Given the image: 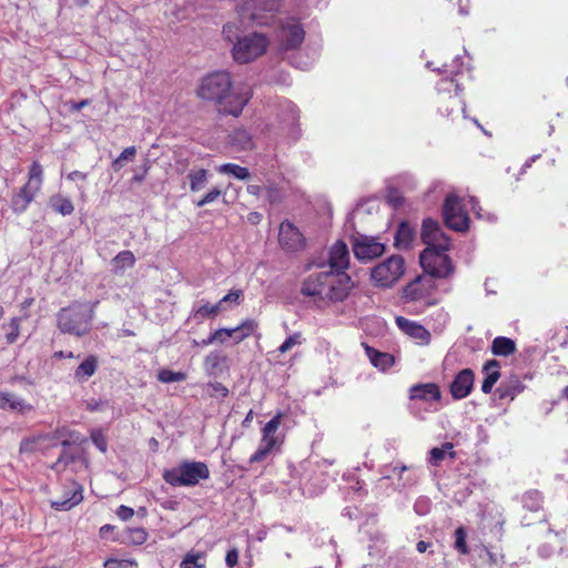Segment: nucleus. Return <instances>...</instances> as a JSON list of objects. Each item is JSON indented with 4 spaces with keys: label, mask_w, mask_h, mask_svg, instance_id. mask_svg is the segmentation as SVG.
Listing matches in <instances>:
<instances>
[{
    "label": "nucleus",
    "mask_w": 568,
    "mask_h": 568,
    "mask_svg": "<svg viewBox=\"0 0 568 568\" xmlns=\"http://www.w3.org/2000/svg\"><path fill=\"white\" fill-rule=\"evenodd\" d=\"M469 81L470 72L458 70L452 73V77H443L436 82V105L443 116L454 119L455 115L465 112L466 104L462 94Z\"/></svg>",
    "instance_id": "3"
},
{
    "label": "nucleus",
    "mask_w": 568,
    "mask_h": 568,
    "mask_svg": "<svg viewBox=\"0 0 568 568\" xmlns=\"http://www.w3.org/2000/svg\"><path fill=\"white\" fill-rule=\"evenodd\" d=\"M44 172L39 161H33L28 169L27 182L11 196L10 206L16 214L27 211L31 202L41 192Z\"/></svg>",
    "instance_id": "5"
},
{
    "label": "nucleus",
    "mask_w": 568,
    "mask_h": 568,
    "mask_svg": "<svg viewBox=\"0 0 568 568\" xmlns=\"http://www.w3.org/2000/svg\"><path fill=\"white\" fill-rule=\"evenodd\" d=\"M405 273V260L400 255H392L371 270V280L376 287L394 286Z\"/></svg>",
    "instance_id": "8"
},
{
    "label": "nucleus",
    "mask_w": 568,
    "mask_h": 568,
    "mask_svg": "<svg viewBox=\"0 0 568 568\" xmlns=\"http://www.w3.org/2000/svg\"><path fill=\"white\" fill-rule=\"evenodd\" d=\"M277 241L280 247L287 253L301 252L306 246V237L290 220L281 222Z\"/></svg>",
    "instance_id": "12"
},
{
    "label": "nucleus",
    "mask_w": 568,
    "mask_h": 568,
    "mask_svg": "<svg viewBox=\"0 0 568 568\" xmlns=\"http://www.w3.org/2000/svg\"><path fill=\"white\" fill-rule=\"evenodd\" d=\"M396 324L405 334L419 341L422 344L427 345L430 342V333L423 325L403 316L396 317Z\"/></svg>",
    "instance_id": "22"
},
{
    "label": "nucleus",
    "mask_w": 568,
    "mask_h": 568,
    "mask_svg": "<svg viewBox=\"0 0 568 568\" xmlns=\"http://www.w3.org/2000/svg\"><path fill=\"white\" fill-rule=\"evenodd\" d=\"M365 352L372 365L382 371L390 368L395 363L393 355L379 352L368 345H365Z\"/></svg>",
    "instance_id": "28"
},
{
    "label": "nucleus",
    "mask_w": 568,
    "mask_h": 568,
    "mask_svg": "<svg viewBox=\"0 0 568 568\" xmlns=\"http://www.w3.org/2000/svg\"><path fill=\"white\" fill-rule=\"evenodd\" d=\"M409 398L425 402H437L442 398V393L438 385L435 383L417 384L410 387Z\"/></svg>",
    "instance_id": "23"
},
{
    "label": "nucleus",
    "mask_w": 568,
    "mask_h": 568,
    "mask_svg": "<svg viewBox=\"0 0 568 568\" xmlns=\"http://www.w3.org/2000/svg\"><path fill=\"white\" fill-rule=\"evenodd\" d=\"M148 531L144 528H130L128 530V539L131 544L140 546L148 539Z\"/></svg>",
    "instance_id": "47"
},
{
    "label": "nucleus",
    "mask_w": 568,
    "mask_h": 568,
    "mask_svg": "<svg viewBox=\"0 0 568 568\" xmlns=\"http://www.w3.org/2000/svg\"><path fill=\"white\" fill-rule=\"evenodd\" d=\"M47 447H57L61 445L63 448H68L71 445H81L87 442L79 432L72 430L67 426L58 427L53 433L49 434Z\"/></svg>",
    "instance_id": "19"
},
{
    "label": "nucleus",
    "mask_w": 568,
    "mask_h": 568,
    "mask_svg": "<svg viewBox=\"0 0 568 568\" xmlns=\"http://www.w3.org/2000/svg\"><path fill=\"white\" fill-rule=\"evenodd\" d=\"M328 266V271L335 274H346L345 270L349 266V251L345 242L337 241L332 245L329 248Z\"/></svg>",
    "instance_id": "18"
},
{
    "label": "nucleus",
    "mask_w": 568,
    "mask_h": 568,
    "mask_svg": "<svg viewBox=\"0 0 568 568\" xmlns=\"http://www.w3.org/2000/svg\"><path fill=\"white\" fill-rule=\"evenodd\" d=\"M135 155H136V148L128 146L121 152L119 158H120V160L125 162V161H132L135 158Z\"/></svg>",
    "instance_id": "58"
},
{
    "label": "nucleus",
    "mask_w": 568,
    "mask_h": 568,
    "mask_svg": "<svg viewBox=\"0 0 568 568\" xmlns=\"http://www.w3.org/2000/svg\"><path fill=\"white\" fill-rule=\"evenodd\" d=\"M230 142L239 150H251L254 146L252 135L245 129H236L230 135Z\"/></svg>",
    "instance_id": "34"
},
{
    "label": "nucleus",
    "mask_w": 568,
    "mask_h": 568,
    "mask_svg": "<svg viewBox=\"0 0 568 568\" xmlns=\"http://www.w3.org/2000/svg\"><path fill=\"white\" fill-rule=\"evenodd\" d=\"M435 291L432 278L417 276L403 288V297L409 302L427 301Z\"/></svg>",
    "instance_id": "16"
},
{
    "label": "nucleus",
    "mask_w": 568,
    "mask_h": 568,
    "mask_svg": "<svg viewBox=\"0 0 568 568\" xmlns=\"http://www.w3.org/2000/svg\"><path fill=\"white\" fill-rule=\"evenodd\" d=\"M415 237V230L407 222H402L396 231L394 244L397 248H408Z\"/></svg>",
    "instance_id": "30"
},
{
    "label": "nucleus",
    "mask_w": 568,
    "mask_h": 568,
    "mask_svg": "<svg viewBox=\"0 0 568 568\" xmlns=\"http://www.w3.org/2000/svg\"><path fill=\"white\" fill-rule=\"evenodd\" d=\"M98 357L95 355L87 356L74 371V378L78 382H85L93 376L98 369Z\"/></svg>",
    "instance_id": "29"
},
{
    "label": "nucleus",
    "mask_w": 568,
    "mask_h": 568,
    "mask_svg": "<svg viewBox=\"0 0 568 568\" xmlns=\"http://www.w3.org/2000/svg\"><path fill=\"white\" fill-rule=\"evenodd\" d=\"M234 337V331L232 328H219L209 335L207 338L201 342V345L209 346L213 343H224L227 338ZM193 345L197 346L200 343L193 339Z\"/></svg>",
    "instance_id": "38"
},
{
    "label": "nucleus",
    "mask_w": 568,
    "mask_h": 568,
    "mask_svg": "<svg viewBox=\"0 0 568 568\" xmlns=\"http://www.w3.org/2000/svg\"><path fill=\"white\" fill-rule=\"evenodd\" d=\"M197 95L219 105V112L237 118L252 98L251 89H233L231 74L216 71L201 81Z\"/></svg>",
    "instance_id": "1"
},
{
    "label": "nucleus",
    "mask_w": 568,
    "mask_h": 568,
    "mask_svg": "<svg viewBox=\"0 0 568 568\" xmlns=\"http://www.w3.org/2000/svg\"><path fill=\"white\" fill-rule=\"evenodd\" d=\"M75 459L77 456L72 452H69L67 448H63L62 453L60 454L55 463L51 465V469L55 471H62L67 468L68 465L74 463Z\"/></svg>",
    "instance_id": "43"
},
{
    "label": "nucleus",
    "mask_w": 568,
    "mask_h": 568,
    "mask_svg": "<svg viewBox=\"0 0 568 568\" xmlns=\"http://www.w3.org/2000/svg\"><path fill=\"white\" fill-rule=\"evenodd\" d=\"M475 373L470 368H464L456 374L449 385L450 395L454 399L466 398L473 390Z\"/></svg>",
    "instance_id": "17"
},
{
    "label": "nucleus",
    "mask_w": 568,
    "mask_h": 568,
    "mask_svg": "<svg viewBox=\"0 0 568 568\" xmlns=\"http://www.w3.org/2000/svg\"><path fill=\"white\" fill-rule=\"evenodd\" d=\"M83 500V487L82 485L72 481L70 487L64 488L63 495L60 499L52 500L51 507L54 510L63 511L70 510L74 506L79 505Z\"/></svg>",
    "instance_id": "20"
},
{
    "label": "nucleus",
    "mask_w": 568,
    "mask_h": 568,
    "mask_svg": "<svg viewBox=\"0 0 568 568\" xmlns=\"http://www.w3.org/2000/svg\"><path fill=\"white\" fill-rule=\"evenodd\" d=\"M240 32H241V29H240L239 24H236V23L229 22L223 26V30H222L223 37L230 43L234 44L239 39L242 38V36H240Z\"/></svg>",
    "instance_id": "45"
},
{
    "label": "nucleus",
    "mask_w": 568,
    "mask_h": 568,
    "mask_svg": "<svg viewBox=\"0 0 568 568\" xmlns=\"http://www.w3.org/2000/svg\"><path fill=\"white\" fill-rule=\"evenodd\" d=\"M352 245L355 257L362 262L379 257L385 252V245L383 243L365 235L354 237Z\"/></svg>",
    "instance_id": "15"
},
{
    "label": "nucleus",
    "mask_w": 568,
    "mask_h": 568,
    "mask_svg": "<svg viewBox=\"0 0 568 568\" xmlns=\"http://www.w3.org/2000/svg\"><path fill=\"white\" fill-rule=\"evenodd\" d=\"M500 364L497 359H489L483 366V373L485 378L481 383V392L484 394H490L493 387L500 378Z\"/></svg>",
    "instance_id": "24"
},
{
    "label": "nucleus",
    "mask_w": 568,
    "mask_h": 568,
    "mask_svg": "<svg viewBox=\"0 0 568 568\" xmlns=\"http://www.w3.org/2000/svg\"><path fill=\"white\" fill-rule=\"evenodd\" d=\"M247 220L252 224H258L261 222V220H262V214L258 213V212H251L247 215Z\"/></svg>",
    "instance_id": "61"
},
{
    "label": "nucleus",
    "mask_w": 568,
    "mask_h": 568,
    "mask_svg": "<svg viewBox=\"0 0 568 568\" xmlns=\"http://www.w3.org/2000/svg\"><path fill=\"white\" fill-rule=\"evenodd\" d=\"M448 250H436L426 247L419 255V262L430 277L446 278L454 272L450 257L446 254Z\"/></svg>",
    "instance_id": "9"
},
{
    "label": "nucleus",
    "mask_w": 568,
    "mask_h": 568,
    "mask_svg": "<svg viewBox=\"0 0 568 568\" xmlns=\"http://www.w3.org/2000/svg\"><path fill=\"white\" fill-rule=\"evenodd\" d=\"M186 378L183 372H173L170 369H162L158 374V379L162 383L182 382Z\"/></svg>",
    "instance_id": "46"
},
{
    "label": "nucleus",
    "mask_w": 568,
    "mask_h": 568,
    "mask_svg": "<svg viewBox=\"0 0 568 568\" xmlns=\"http://www.w3.org/2000/svg\"><path fill=\"white\" fill-rule=\"evenodd\" d=\"M429 545H430L429 542H426V541H424V540H420V541H418V542H417V545H416V549H417V551H418V552H420V554H422V552H425V551L427 550V548L429 547Z\"/></svg>",
    "instance_id": "64"
},
{
    "label": "nucleus",
    "mask_w": 568,
    "mask_h": 568,
    "mask_svg": "<svg viewBox=\"0 0 568 568\" xmlns=\"http://www.w3.org/2000/svg\"><path fill=\"white\" fill-rule=\"evenodd\" d=\"M270 44L268 38L260 32L242 36L232 48L233 59L241 64L250 63L262 57Z\"/></svg>",
    "instance_id": "7"
},
{
    "label": "nucleus",
    "mask_w": 568,
    "mask_h": 568,
    "mask_svg": "<svg viewBox=\"0 0 568 568\" xmlns=\"http://www.w3.org/2000/svg\"><path fill=\"white\" fill-rule=\"evenodd\" d=\"M99 301H73L57 313V328L62 334L83 337L90 334Z\"/></svg>",
    "instance_id": "4"
},
{
    "label": "nucleus",
    "mask_w": 568,
    "mask_h": 568,
    "mask_svg": "<svg viewBox=\"0 0 568 568\" xmlns=\"http://www.w3.org/2000/svg\"><path fill=\"white\" fill-rule=\"evenodd\" d=\"M225 562L229 568H234L239 562V551L236 548H232L226 552Z\"/></svg>",
    "instance_id": "56"
},
{
    "label": "nucleus",
    "mask_w": 568,
    "mask_h": 568,
    "mask_svg": "<svg viewBox=\"0 0 568 568\" xmlns=\"http://www.w3.org/2000/svg\"><path fill=\"white\" fill-rule=\"evenodd\" d=\"M209 387L212 389L211 396L220 395L224 398L229 395L227 387L220 382L209 383Z\"/></svg>",
    "instance_id": "54"
},
{
    "label": "nucleus",
    "mask_w": 568,
    "mask_h": 568,
    "mask_svg": "<svg viewBox=\"0 0 568 568\" xmlns=\"http://www.w3.org/2000/svg\"><path fill=\"white\" fill-rule=\"evenodd\" d=\"M20 324H21V318L13 317L10 320V322L7 325H3V328L6 329L7 344H13L18 341V337L20 335Z\"/></svg>",
    "instance_id": "42"
},
{
    "label": "nucleus",
    "mask_w": 568,
    "mask_h": 568,
    "mask_svg": "<svg viewBox=\"0 0 568 568\" xmlns=\"http://www.w3.org/2000/svg\"><path fill=\"white\" fill-rule=\"evenodd\" d=\"M282 413H277L271 420H268L261 430V445L251 455L248 463H261L274 450L278 449L282 445V440L275 435L282 423Z\"/></svg>",
    "instance_id": "10"
},
{
    "label": "nucleus",
    "mask_w": 568,
    "mask_h": 568,
    "mask_svg": "<svg viewBox=\"0 0 568 568\" xmlns=\"http://www.w3.org/2000/svg\"><path fill=\"white\" fill-rule=\"evenodd\" d=\"M280 42L284 50L298 49L305 39V30L296 18H287L280 24Z\"/></svg>",
    "instance_id": "13"
},
{
    "label": "nucleus",
    "mask_w": 568,
    "mask_h": 568,
    "mask_svg": "<svg viewBox=\"0 0 568 568\" xmlns=\"http://www.w3.org/2000/svg\"><path fill=\"white\" fill-rule=\"evenodd\" d=\"M116 516L122 519V520H129L133 517L134 515V510L133 508L129 507V506H125V505H121L118 507L116 509Z\"/></svg>",
    "instance_id": "55"
},
{
    "label": "nucleus",
    "mask_w": 568,
    "mask_h": 568,
    "mask_svg": "<svg viewBox=\"0 0 568 568\" xmlns=\"http://www.w3.org/2000/svg\"><path fill=\"white\" fill-rule=\"evenodd\" d=\"M135 262V256L131 251H121L111 261L112 272L115 275H123L128 268L134 267Z\"/></svg>",
    "instance_id": "26"
},
{
    "label": "nucleus",
    "mask_w": 568,
    "mask_h": 568,
    "mask_svg": "<svg viewBox=\"0 0 568 568\" xmlns=\"http://www.w3.org/2000/svg\"><path fill=\"white\" fill-rule=\"evenodd\" d=\"M544 496L537 490H528L523 496V505L529 511H539L542 509Z\"/></svg>",
    "instance_id": "35"
},
{
    "label": "nucleus",
    "mask_w": 568,
    "mask_h": 568,
    "mask_svg": "<svg viewBox=\"0 0 568 568\" xmlns=\"http://www.w3.org/2000/svg\"><path fill=\"white\" fill-rule=\"evenodd\" d=\"M516 352L515 342L505 336L495 337L491 343V353L495 356H509Z\"/></svg>",
    "instance_id": "33"
},
{
    "label": "nucleus",
    "mask_w": 568,
    "mask_h": 568,
    "mask_svg": "<svg viewBox=\"0 0 568 568\" xmlns=\"http://www.w3.org/2000/svg\"><path fill=\"white\" fill-rule=\"evenodd\" d=\"M257 327V323L254 320H245L236 327H233L235 343H241L248 336H251Z\"/></svg>",
    "instance_id": "39"
},
{
    "label": "nucleus",
    "mask_w": 568,
    "mask_h": 568,
    "mask_svg": "<svg viewBox=\"0 0 568 568\" xmlns=\"http://www.w3.org/2000/svg\"><path fill=\"white\" fill-rule=\"evenodd\" d=\"M222 195L219 187L211 189L200 201L196 202L197 207L215 202Z\"/></svg>",
    "instance_id": "52"
},
{
    "label": "nucleus",
    "mask_w": 568,
    "mask_h": 568,
    "mask_svg": "<svg viewBox=\"0 0 568 568\" xmlns=\"http://www.w3.org/2000/svg\"><path fill=\"white\" fill-rule=\"evenodd\" d=\"M75 357L77 356L73 354V352L57 351L53 353V358H55V359L75 358Z\"/></svg>",
    "instance_id": "60"
},
{
    "label": "nucleus",
    "mask_w": 568,
    "mask_h": 568,
    "mask_svg": "<svg viewBox=\"0 0 568 568\" xmlns=\"http://www.w3.org/2000/svg\"><path fill=\"white\" fill-rule=\"evenodd\" d=\"M303 342L302 333L297 332L288 336L283 344L277 348L281 354H285L291 351L294 346L301 345Z\"/></svg>",
    "instance_id": "50"
},
{
    "label": "nucleus",
    "mask_w": 568,
    "mask_h": 568,
    "mask_svg": "<svg viewBox=\"0 0 568 568\" xmlns=\"http://www.w3.org/2000/svg\"><path fill=\"white\" fill-rule=\"evenodd\" d=\"M114 528H115L114 526L109 525V524H106V525L102 526V527L100 528V531H99L100 537H101V538L106 537V534H109V532L113 531V530H114Z\"/></svg>",
    "instance_id": "63"
},
{
    "label": "nucleus",
    "mask_w": 568,
    "mask_h": 568,
    "mask_svg": "<svg viewBox=\"0 0 568 568\" xmlns=\"http://www.w3.org/2000/svg\"><path fill=\"white\" fill-rule=\"evenodd\" d=\"M263 191V187L260 185L251 184L247 186V192L252 195L258 196Z\"/></svg>",
    "instance_id": "62"
},
{
    "label": "nucleus",
    "mask_w": 568,
    "mask_h": 568,
    "mask_svg": "<svg viewBox=\"0 0 568 568\" xmlns=\"http://www.w3.org/2000/svg\"><path fill=\"white\" fill-rule=\"evenodd\" d=\"M455 548L462 555H468L470 552L469 547L467 546L466 538L467 532L466 529L460 526L455 530Z\"/></svg>",
    "instance_id": "44"
},
{
    "label": "nucleus",
    "mask_w": 568,
    "mask_h": 568,
    "mask_svg": "<svg viewBox=\"0 0 568 568\" xmlns=\"http://www.w3.org/2000/svg\"><path fill=\"white\" fill-rule=\"evenodd\" d=\"M352 288L351 276L325 270L310 274L302 283L301 293L320 301L342 302Z\"/></svg>",
    "instance_id": "2"
},
{
    "label": "nucleus",
    "mask_w": 568,
    "mask_h": 568,
    "mask_svg": "<svg viewBox=\"0 0 568 568\" xmlns=\"http://www.w3.org/2000/svg\"><path fill=\"white\" fill-rule=\"evenodd\" d=\"M104 568H138V562L133 559H116L108 558L104 564Z\"/></svg>",
    "instance_id": "48"
},
{
    "label": "nucleus",
    "mask_w": 568,
    "mask_h": 568,
    "mask_svg": "<svg viewBox=\"0 0 568 568\" xmlns=\"http://www.w3.org/2000/svg\"><path fill=\"white\" fill-rule=\"evenodd\" d=\"M217 171L220 173L231 174L237 180H247L250 178L248 169L235 163L222 164L217 168Z\"/></svg>",
    "instance_id": "41"
},
{
    "label": "nucleus",
    "mask_w": 568,
    "mask_h": 568,
    "mask_svg": "<svg viewBox=\"0 0 568 568\" xmlns=\"http://www.w3.org/2000/svg\"><path fill=\"white\" fill-rule=\"evenodd\" d=\"M49 434H38L30 437H26L20 442L19 452L20 454H31L37 450L48 448Z\"/></svg>",
    "instance_id": "27"
},
{
    "label": "nucleus",
    "mask_w": 568,
    "mask_h": 568,
    "mask_svg": "<svg viewBox=\"0 0 568 568\" xmlns=\"http://www.w3.org/2000/svg\"><path fill=\"white\" fill-rule=\"evenodd\" d=\"M210 477V469L203 462H182L178 467L165 469L163 479L173 487L195 486Z\"/></svg>",
    "instance_id": "6"
},
{
    "label": "nucleus",
    "mask_w": 568,
    "mask_h": 568,
    "mask_svg": "<svg viewBox=\"0 0 568 568\" xmlns=\"http://www.w3.org/2000/svg\"><path fill=\"white\" fill-rule=\"evenodd\" d=\"M422 241L426 247L436 250H449L450 239L442 230L440 224L433 219H425L422 225Z\"/></svg>",
    "instance_id": "14"
},
{
    "label": "nucleus",
    "mask_w": 568,
    "mask_h": 568,
    "mask_svg": "<svg viewBox=\"0 0 568 568\" xmlns=\"http://www.w3.org/2000/svg\"><path fill=\"white\" fill-rule=\"evenodd\" d=\"M91 439L93 444L101 450L105 452L108 447L106 438L101 430H93L91 433Z\"/></svg>",
    "instance_id": "53"
},
{
    "label": "nucleus",
    "mask_w": 568,
    "mask_h": 568,
    "mask_svg": "<svg viewBox=\"0 0 568 568\" xmlns=\"http://www.w3.org/2000/svg\"><path fill=\"white\" fill-rule=\"evenodd\" d=\"M443 216L447 227L465 232L469 227V217L457 195H447L443 204Z\"/></svg>",
    "instance_id": "11"
},
{
    "label": "nucleus",
    "mask_w": 568,
    "mask_h": 568,
    "mask_svg": "<svg viewBox=\"0 0 568 568\" xmlns=\"http://www.w3.org/2000/svg\"><path fill=\"white\" fill-rule=\"evenodd\" d=\"M221 311V303H216L213 305L205 303L197 307L196 310H194L193 316L197 321H203L206 318H214Z\"/></svg>",
    "instance_id": "40"
},
{
    "label": "nucleus",
    "mask_w": 568,
    "mask_h": 568,
    "mask_svg": "<svg viewBox=\"0 0 568 568\" xmlns=\"http://www.w3.org/2000/svg\"><path fill=\"white\" fill-rule=\"evenodd\" d=\"M227 362L226 355L219 352H211L204 358V367L210 374H216L222 369V366Z\"/></svg>",
    "instance_id": "36"
},
{
    "label": "nucleus",
    "mask_w": 568,
    "mask_h": 568,
    "mask_svg": "<svg viewBox=\"0 0 568 568\" xmlns=\"http://www.w3.org/2000/svg\"><path fill=\"white\" fill-rule=\"evenodd\" d=\"M243 301L242 290H231L225 296H223L217 303H221L222 311L225 310V304L233 303L240 305Z\"/></svg>",
    "instance_id": "49"
},
{
    "label": "nucleus",
    "mask_w": 568,
    "mask_h": 568,
    "mask_svg": "<svg viewBox=\"0 0 568 568\" xmlns=\"http://www.w3.org/2000/svg\"><path fill=\"white\" fill-rule=\"evenodd\" d=\"M0 409L23 414L33 410V406L10 392H0Z\"/></svg>",
    "instance_id": "25"
},
{
    "label": "nucleus",
    "mask_w": 568,
    "mask_h": 568,
    "mask_svg": "<svg viewBox=\"0 0 568 568\" xmlns=\"http://www.w3.org/2000/svg\"><path fill=\"white\" fill-rule=\"evenodd\" d=\"M266 192H267V200L270 203H278L282 201L283 196L281 194V191L277 187L267 186Z\"/></svg>",
    "instance_id": "57"
},
{
    "label": "nucleus",
    "mask_w": 568,
    "mask_h": 568,
    "mask_svg": "<svg viewBox=\"0 0 568 568\" xmlns=\"http://www.w3.org/2000/svg\"><path fill=\"white\" fill-rule=\"evenodd\" d=\"M207 176L209 172L205 169L192 170L187 174L191 192H199L203 190L205 184L207 183Z\"/></svg>",
    "instance_id": "37"
},
{
    "label": "nucleus",
    "mask_w": 568,
    "mask_h": 568,
    "mask_svg": "<svg viewBox=\"0 0 568 568\" xmlns=\"http://www.w3.org/2000/svg\"><path fill=\"white\" fill-rule=\"evenodd\" d=\"M525 384L521 382L518 375H510L496 389L498 399L500 400H514L525 389Z\"/></svg>",
    "instance_id": "21"
},
{
    "label": "nucleus",
    "mask_w": 568,
    "mask_h": 568,
    "mask_svg": "<svg viewBox=\"0 0 568 568\" xmlns=\"http://www.w3.org/2000/svg\"><path fill=\"white\" fill-rule=\"evenodd\" d=\"M202 558V554H186L181 562V568H204V564H200L199 560Z\"/></svg>",
    "instance_id": "51"
},
{
    "label": "nucleus",
    "mask_w": 568,
    "mask_h": 568,
    "mask_svg": "<svg viewBox=\"0 0 568 568\" xmlns=\"http://www.w3.org/2000/svg\"><path fill=\"white\" fill-rule=\"evenodd\" d=\"M446 455L449 456L450 459L456 458V452L454 450V444L450 442H446L442 445V447H434L429 452L428 462L433 466H439L440 463L445 459Z\"/></svg>",
    "instance_id": "32"
},
{
    "label": "nucleus",
    "mask_w": 568,
    "mask_h": 568,
    "mask_svg": "<svg viewBox=\"0 0 568 568\" xmlns=\"http://www.w3.org/2000/svg\"><path fill=\"white\" fill-rule=\"evenodd\" d=\"M87 176L88 174L87 173H83L81 171H72L68 174V180L70 181H77V180H81V181H84L87 180Z\"/></svg>",
    "instance_id": "59"
},
{
    "label": "nucleus",
    "mask_w": 568,
    "mask_h": 568,
    "mask_svg": "<svg viewBox=\"0 0 568 568\" xmlns=\"http://www.w3.org/2000/svg\"><path fill=\"white\" fill-rule=\"evenodd\" d=\"M48 204L52 211L63 216L71 215L74 212L72 201L62 194L50 196Z\"/></svg>",
    "instance_id": "31"
}]
</instances>
